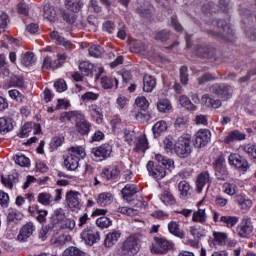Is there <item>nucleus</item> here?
<instances>
[{
	"mask_svg": "<svg viewBox=\"0 0 256 256\" xmlns=\"http://www.w3.org/2000/svg\"><path fill=\"white\" fill-rule=\"evenodd\" d=\"M69 155L64 159V166L67 171H75L79 167L80 159H85L87 153L83 146H71Z\"/></svg>",
	"mask_w": 256,
	"mask_h": 256,
	"instance_id": "obj_1",
	"label": "nucleus"
},
{
	"mask_svg": "<svg viewBox=\"0 0 256 256\" xmlns=\"http://www.w3.org/2000/svg\"><path fill=\"white\" fill-rule=\"evenodd\" d=\"M141 249V239L137 234H132L125 238L120 246L119 253L121 256H134Z\"/></svg>",
	"mask_w": 256,
	"mask_h": 256,
	"instance_id": "obj_2",
	"label": "nucleus"
},
{
	"mask_svg": "<svg viewBox=\"0 0 256 256\" xmlns=\"http://www.w3.org/2000/svg\"><path fill=\"white\" fill-rule=\"evenodd\" d=\"M212 25L215 26V29L214 31L210 30L209 33L218 35L224 41H231L233 39V30L225 20H214L212 21Z\"/></svg>",
	"mask_w": 256,
	"mask_h": 256,
	"instance_id": "obj_3",
	"label": "nucleus"
},
{
	"mask_svg": "<svg viewBox=\"0 0 256 256\" xmlns=\"http://www.w3.org/2000/svg\"><path fill=\"white\" fill-rule=\"evenodd\" d=\"M174 153L178 157H189L191 154V137L189 134H184L178 138V141L175 143Z\"/></svg>",
	"mask_w": 256,
	"mask_h": 256,
	"instance_id": "obj_4",
	"label": "nucleus"
},
{
	"mask_svg": "<svg viewBox=\"0 0 256 256\" xmlns=\"http://www.w3.org/2000/svg\"><path fill=\"white\" fill-rule=\"evenodd\" d=\"M213 167L218 181H227L229 179V170H227V165L225 164V156L216 158Z\"/></svg>",
	"mask_w": 256,
	"mask_h": 256,
	"instance_id": "obj_5",
	"label": "nucleus"
},
{
	"mask_svg": "<svg viewBox=\"0 0 256 256\" xmlns=\"http://www.w3.org/2000/svg\"><path fill=\"white\" fill-rule=\"evenodd\" d=\"M66 205L70 211H81L83 202L81 201V193L77 191H69L66 193Z\"/></svg>",
	"mask_w": 256,
	"mask_h": 256,
	"instance_id": "obj_6",
	"label": "nucleus"
},
{
	"mask_svg": "<svg viewBox=\"0 0 256 256\" xmlns=\"http://www.w3.org/2000/svg\"><path fill=\"white\" fill-rule=\"evenodd\" d=\"M80 237L86 245H95V243L101 239L99 232L93 226H87L84 228Z\"/></svg>",
	"mask_w": 256,
	"mask_h": 256,
	"instance_id": "obj_7",
	"label": "nucleus"
},
{
	"mask_svg": "<svg viewBox=\"0 0 256 256\" xmlns=\"http://www.w3.org/2000/svg\"><path fill=\"white\" fill-rule=\"evenodd\" d=\"M175 247V244L173 242L165 239V238H155V243L152 246L153 253H158L160 255H165L171 249Z\"/></svg>",
	"mask_w": 256,
	"mask_h": 256,
	"instance_id": "obj_8",
	"label": "nucleus"
},
{
	"mask_svg": "<svg viewBox=\"0 0 256 256\" xmlns=\"http://www.w3.org/2000/svg\"><path fill=\"white\" fill-rule=\"evenodd\" d=\"M211 93L219 96L223 101H228L233 95V88L226 84H214L210 87Z\"/></svg>",
	"mask_w": 256,
	"mask_h": 256,
	"instance_id": "obj_9",
	"label": "nucleus"
},
{
	"mask_svg": "<svg viewBox=\"0 0 256 256\" xmlns=\"http://www.w3.org/2000/svg\"><path fill=\"white\" fill-rule=\"evenodd\" d=\"M111 153H113V147L109 144H103L92 149V154L96 161H105V159H109Z\"/></svg>",
	"mask_w": 256,
	"mask_h": 256,
	"instance_id": "obj_10",
	"label": "nucleus"
},
{
	"mask_svg": "<svg viewBox=\"0 0 256 256\" xmlns=\"http://www.w3.org/2000/svg\"><path fill=\"white\" fill-rule=\"evenodd\" d=\"M229 165L238 169V171H247L249 169V162L241 155L234 153L230 154L228 157Z\"/></svg>",
	"mask_w": 256,
	"mask_h": 256,
	"instance_id": "obj_11",
	"label": "nucleus"
},
{
	"mask_svg": "<svg viewBox=\"0 0 256 256\" xmlns=\"http://www.w3.org/2000/svg\"><path fill=\"white\" fill-rule=\"evenodd\" d=\"M211 142V131L207 129H200L195 134L194 146L198 149L209 145Z\"/></svg>",
	"mask_w": 256,
	"mask_h": 256,
	"instance_id": "obj_12",
	"label": "nucleus"
},
{
	"mask_svg": "<svg viewBox=\"0 0 256 256\" xmlns=\"http://www.w3.org/2000/svg\"><path fill=\"white\" fill-rule=\"evenodd\" d=\"M100 175L104 181H114V179H117V177L121 175V170L119 169V166L111 164L104 167Z\"/></svg>",
	"mask_w": 256,
	"mask_h": 256,
	"instance_id": "obj_13",
	"label": "nucleus"
},
{
	"mask_svg": "<svg viewBox=\"0 0 256 256\" xmlns=\"http://www.w3.org/2000/svg\"><path fill=\"white\" fill-rule=\"evenodd\" d=\"M31 133H33V135H39V133H41V125L35 122L25 123L18 134V137L25 139L26 137H29Z\"/></svg>",
	"mask_w": 256,
	"mask_h": 256,
	"instance_id": "obj_14",
	"label": "nucleus"
},
{
	"mask_svg": "<svg viewBox=\"0 0 256 256\" xmlns=\"http://www.w3.org/2000/svg\"><path fill=\"white\" fill-rule=\"evenodd\" d=\"M35 230V223L31 221L26 222L19 231L17 241H20V243H25V241H27V239H29V237L35 233Z\"/></svg>",
	"mask_w": 256,
	"mask_h": 256,
	"instance_id": "obj_15",
	"label": "nucleus"
},
{
	"mask_svg": "<svg viewBox=\"0 0 256 256\" xmlns=\"http://www.w3.org/2000/svg\"><path fill=\"white\" fill-rule=\"evenodd\" d=\"M62 18L68 25H72V27H77L78 29H83L87 25L85 19L81 17L77 18L75 13L64 12Z\"/></svg>",
	"mask_w": 256,
	"mask_h": 256,
	"instance_id": "obj_16",
	"label": "nucleus"
},
{
	"mask_svg": "<svg viewBox=\"0 0 256 256\" xmlns=\"http://www.w3.org/2000/svg\"><path fill=\"white\" fill-rule=\"evenodd\" d=\"M146 167L149 175H151V177H153L154 179L161 180L167 175L165 167L161 165H155V162L153 161H149Z\"/></svg>",
	"mask_w": 256,
	"mask_h": 256,
	"instance_id": "obj_17",
	"label": "nucleus"
},
{
	"mask_svg": "<svg viewBox=\"0 0 256 256\" xmlns=\"http://www.w3.org/2000/svg\"><path fill=\"white\" fill-rule=\"evenodd\" d=\"M236 231L240 237H249V235L253 233V224H251V218H242L240 224L237 226Z\"/></svg>",
	"mask_w": 256,
	"mask_h": 256,
	"instance_id": "obj_18",
	"label": "nucleus"
},
{
	"mask_svg": "<svg viewBox=\"0 0 256 256\" xmlns=\"http://www.w3.org/2000/svg\"><path fill=\"white\" fill-rule=\"evenodd\" d=\"M75 121L78 133H80V135H89V131H91V123L85 119V115L79 112Z\"/></svg>",
	"mask_w": 256,
	"mask_h": 256,
	"instance_id": "obj_19",
	"label": "nucleus"
},
{
	"mask_svg": "<svg viewBox=\"0 0 256 256\" xmlns=\"http://www.w3.org/2000/svg\"><path fill=\"white\" fill-rule=\"evenodd\" d=\"M88 113L93 121H95V123H97L98 125H101V123H103V109H101V106L97 104L89 105Z\"/></svg>",
	"mask_w": 256,
	"mask_h": 256,
	"instance_id": "obj_20",
	"label": "nucleus"
},
{
	"mask_svg": "<svg viewBox=\"0 0 256 256\" xmlns=\"http://www.w3.org/2000/svg\"><path fill=\"white\" fill-rule=\"evenodd\" d=\"M50 38L56 43V45H62L63 47H65V49H75L73 43H71V41L69 40H65V38H63V36H60L59 32L57 31H52L50 33Z\"/></svg>",
	"mask_w": 256,
	"mask_h": 256,
	"instance_id": "obj_21",
	"label": "nucleus"
},
{
	"mask_svg": "<svg viewBox=\"0 0 256 256\" xmlns=\"http://www.w3.org/2000/svg\"><path fill=\"white\" fill-rule=\"evenodd\" d=\"M139 193V188L135 184H127L122 189V197L125 201H131L133 199L134 195H137Z\"/></svg>",
	"mask_w": 256,
	"mask_h": 256,
	"instance_id": "obj_22",
	"label": "nucleus"
},
{
	"mask_svg": "<svg viewBox=\"0 0 256 256\" xmlns=\"http://www.w3.org/2000/svg\"><path fill=\"white\" fill-rule=\"evenodd\" d=\"M157 87V79H155V76L151 75H144L143 77V91L145 93H151L153 89Z\"/></svg>",
	"mask_w": 256,
	"mask_h": 256,
	"instance_id": "obj_23",
	"label": "nucleus"
},
{
	"mask_svg": "<svg viewBox=\"0 0 256 256\" xmlns=\"http://www.w3.org/2000/svg\"><path fill=\"white\" fill-rule=\"evenodd\" d=\"M201 104L204 105V107H212V109H219L223 103L219 99H213L209 94H204L201 97Z\"/></svg>",
	"mask_w": 256,
	"mask_h": 256,
	"instance_id": "obj_24",
	"label": "nucleus"
},
{
	"mask_svg": "<svg viewBox=\"0 0 256 256\" xmlns=\"http://www.w3.org/2000/svg\"><path fill=\"white\" fill-rule=\"evenodd\" d=\"M207 183H211L209 172L205 171L200 173L196 181L198 193H201L203 191V188L207 185Z\"/></svg>",
	"mask_w": 256,
	"mask_h": 256,
	"instance_id": "obj_25",
	"label": "nucleus"
},
{
	"mask_svg": "<svg viewBox=\"0 0 256 256\" xmlns=\"http://www.w3.org/2000/svg\"><path fill=\"white\" fill-rule=\"evenodd\" d=\"M247 134L239 132V130H234L230 132L224 139V143L228 145L234 143V141H245Z\"/></svg>",
	"mask_w": 256,
	"mask_h": 256,
	"instance_id": "obj_26",
	"label": "nucleus"
},
{
	"mask_svg": "<svg viewBox=\"0 0 256 256\" xmlns=\"http://www.w3.org/2000/svg\"><path fill=\"white\" fill-rule=\"evenodd\" d=\"M168 231L171 235H174V237H178L179 239L185 238V231L179 227V222L171 221L168 223Z\"/></svg>",
	"mask_w": 256,
	"mask_h": 256,
	"instance_id": "obj_27",
	"label": "nucleus"
},
{
	"mask_svg": "<svg viewBox=\"0 0 256 256\" xmlns=\"http://www.w3.org/2000/svg\"><path fill=\"white\" fill-rule=\"evenodd\" d=\"M13 131V119L2 117L0 118V133L5 135Z\"/></svg>",
	"mask_w": 256,
	"mask_h": 256,
	"instance_id": "obj_28",
	"label": "nucleus"
},
{
	"mask_svg": "<svg viewBox=\"0 0 256 256\" xmlns=\"http://www.w3.org/2000/svg\"><path fill=\"white\" fill-rule=\"evenodd\" d=\"M192 221L193 223H200L201 225L207 223V212L205 208H199L197 211H194Z\"/></svg>",
	"mask_w": 256,
	"mask_h": 256,
	"instance_id": "obj_29",
	"label": "nucleus"
},
{
	"mask_svg": "<svg viewBox=\"0 0 256 256\" xmlns=\"http://www.w3.org/2000/svg\"><path fill=\"white\" fill-rule=\"evenodd\" d=\"M235 201L238 203L241 211H249L253 207V201L245 198L243 195H236Z\"/></svg>",
	"mask_w": 256,
	"mask_h": 256,
	"instance_id": "obj_30",
	"label": "nucleus"
},
{
	"mask_svg": "<svg viewBox=\"0 0 256 256\" xmlns=\"http://www.w3.org/2000/svg\"><path fill=\"white\" fill-rule=\"evenodd\" d=\"M119 239H121V232L112 231L106 235L104 245L105 247H113V245H115Z\"/></svg>",
	"mask_w": 256,
	"mask_h": 256,
	"instance_id": "obj_31",
	"label": "nucleus"
},
{
	"mask_svg": "<svg viewBox=\"0 0 256 256\" xmlns=\"http://www.w3.org/2000/svg\"><path fill=\"white\" fill-rule=\"evenodd\" d=\"M97 203L100 207H107L113 203V194L111 192H103L98 195Z\"/></svg>",
	"mask_w": 256,
	"mask_h": 256,
	"instance_id": "obj_32",
	"label": "nucleus"
},
{
	"mask_svg": "<svg viewBox=\"0 0 256 256\" xmlns=\"http://www.w3.org/2000/svg\"><path fill=\"white\" fill-rule=\"evenodd\" d=\"M56 16H57V12H55V8L50 4H45L43 8L44 19H47V21L53 22L55 21Z\"/></svg>",
	"mask_w": 256,
	"mask_h": 256,
	"instance_id": "obj_33",
	"label": "nucleus"
},
{
	"mask_svg": "<svg viewBox=\"0 0 256 256\" xmlns=\"http://www.w3.org/2000/svg\"><path fill=\"white\" fill-rule=\"evenodd\" d=\"M79 69L86 77H93L95 66L88 61H84L79 64Z\"/></svg>",
	"mask_w": 256,
	"mask_h": 256,
	"instance_id": "obj_34",
	"label": "nucleus"
},
{
	"mask_svg": "<svg viewBox=\"0 0 256 256\" xmlns=\"http://www.w3.org/2000/svg\"><path fill=\"white\" fill-rule=\"evenodd\" d=\"M23 219V213L19 212L17 209H9L7 214L8 223H17Z\"/></svg>",
	"mask_w": 256,
	"mask_h": 256,
	"instance_id": "obj_35",
	"label": "nucleus"
},
{
	"mask_svg": "<svg viewBox=\"0 0 256 256\" xmlns=\"http://www.w3.org/2000/svg\"><path fill=\"white\" fill-rule=\"evenodd\" d=\"M146 149H149V142L147 141V138L145 135L138 137L135 142V151H142L145 153Z\"/></svg>",
	"mask_w": 256,
	"mask_h": 256,
	"instance_id": "obj_36",
	"label": "nucleus"
},
{
	"mask_svg": "<svg viewBox=\"0 0 256 256\" xmlns=\"http://www.w3.org/2000/svg\"><path fill=\"white\" fill-rule=\"evenodd\" d=\"M83 7V3L77 0H66V8L72 13H79Z\"/></svg>",
	"mask_w": 256,
	"mask_h": 256,
	"instance_id": "obj_37",
	"label": "nucleus"
},
{
	"mask_svg": "<svg viewBox=\"0 0 256 256\" xmlns=\"http://www.w3.org/2000/svg\"><path fill=\"white\" fill-rule=\"evenodd\" d=\"M157 109L160 113H169L173 106H171V102L168 99H160L157 102Z\"/></svg>",
	"mask_w": 256,
	"mask_h": 256,
	"instance_id": "obj_38",
	"label": "nucleus"
},
{
	"mask_svg": "<svg viewBox=\"0 0 256 256\" xmlns=\"http://www.w3.org/2000/svg\"><path fill=\"white\" fill-rule=\"evenodd\" d=\"M220 223H224L228 229L235 227L239 223V217L237 216H222L220 218Z\"/></svg>",
	"mask_w": 256,
	"mask_h": 256,
	"instance_id": "obj_39",
	"label": "nucleus"
},
{
	"mask_svg": "<svg viewBox=\"0 0 256 256\" xmlns=\"http://www.w3.org/2000/svg\"><path fill=\"white\" fill-rule=\"evenodd\" d=\"M152 131L155 137H157V135H161V133H165V131H167V122L165 120L158 121L154 124Z\"/></svg>",
	"mask_w": 256,
	"mask_h": 256,
	"instance_id": "obj_40",
	"label": "nucleus"
},
{
	"mask_svg": "<svg viewBox=\"0 0 256 256\" xmlns=\"http://www.w3.org/2000/svg\"><path fill=\"white\" fill-rule=\"evenodd\" d=\"M20 61L24 67H29L35 63V54L33 52H26L21 55Z\"/></svg>",
	"mask_w": 256,
	"mask_h": 256,
	"instance_id": "obj_41",
	"label": "nucleus"
},
{
	"mask_svg": "<svg viewBox=\"0 0 256 256\" xmlns=\"http://www.w3.org/2000/svg\"><path fill=\"white\" fill-rule=\"evenodd\" d=\"M101 85L104 89H113V85H119V81L117 79L109 78L107 76H102L101 79Z\"/></svg>",
	"mask_w": 256,
	"mask_h": 256,
	"instance_id": "obj_42",
	"label": "nucleus"
},
{
	"mask_svg": "<svg viewBox=\"0 0 256 256\" xmlns=\"http://www.w3.org/2000/svg\"><path fill=\"white\" fill-rule=\"evenodd\" d=\"M179 103L182 107H185L188 111H196L197 106H195L193 103H191V100H189V97L186 95H182L179 98Z\"/></svg>",
	"mask_w": 256,
	"mask_h": 256,
	"instance_id": "obj_43",
	"label": "nucleus"
},
{
	"mask_svg": "<svg viewBox=\"0 0 256 256\" xmlns=\"http://www.w3.org/2000/svg\"><path fill=\"white\" fill-rule=\"evenodd\" d=\"M14 162L16 163V165H19L20 167H30L31 166V160H29V158L23 154H18L16 156H14Z\"/></svg>",
	"mask_w": 256,
	"mask_h": 256,
	"instance_id": "obj_44",
	"label": "nucleus"
},
{
	"mask_svg": "<svg viewBox=\"0 0 256 256\" xmlns=\"http://www.w3.org/2000/svg\"><path fill=\"white\" fill-rule=\"evenodd\" d=\"M62 256H85V252L75 246H70L64 250Z\"/></svg>",
	"mask_w": 256,
	"mask_h": 256,
	"instance_id": "obj_45",
	"label": "nucleus"
},
{
	"mask_svg": "<svg viewBox=\"0 0 256 256\" xmlns=\"http://www.w3.org/2000/svg\"><path fill=\"white\" fill-rule=\"evenodd\" d=\"M37 201H38V203H40V205H44L45 207H47V205H51V202L53 200L51 198V194H49L47 192H41L38 194Z\"/></svg>",
	"mask_w": 256,
	"mask_h": 256,
	"instance_id": "obj_46",
	"label": "nucleus"
},
{
	"mask_svg": "<svg viewBox=\"0 0 256 256\" xmlns=\"http://www.w3.org/2000/svg\"><path fill=\"white\" fill-rule=\"evenodd\" d=\"M155 159L157 162L161 163V165H163V167H165L166 169H171V167H173V160L168 159L167 157L161 154H156Z\"/></svg>",
	"mask_w": 256,
	"mask_h": 256,
	"instance_id": "obj_47",
	"label": "nucleus"
},
{
	"mask_svg": "<svg viewBox=\"0 0 256 256\" xmlns=\"http://www.w3.org/2000/svg\"><path fill=\"white\" fill-rule=\"evenodd\" d=\"M160 199L164 205H175V196L169 191H164Z\"/></svg>",
	"mask_w": 256,
	"mask_h": 256,
	"instance_id": "obj_48",
	"label": "nucleus"
},
{
	"mask_svg": "<svg viewBox=\"0 0 256 256\" xmlns=\"http://www.w3.org/2000/svg\"><path fill=\"white\" fill-rule=\"evenodd\" d=\"M79 113V111L62 112L60 115V121H62V123H65V121H71V119L76 120Z\"/></svg>",
	"mask_w": 256,
	"mask_h": 256,
	"instance_id": "obj_49",
	"label": "nucleus"
},
{
	"mask_svg": "<svg viewBox=\"0 0 256 256\" xmlns=\"http://www.w3.org/2000/svg\"><path fill=\"white\" fill-rule=\"evenodd\" d=\"M178 189L181 197H187V195H189V191H191V185H189L187 181L183 180L178 184Z\"/></svg>",
	"mask_w": 256,
	"mask_h": 256,
	"instance_id": "obj_50",
	"label": "nucleus"
},
{
	"mask_svg": "<svg viewBox=\"0 0 256 256\" xmlns=\"http://www.w3.org/2000/svg\"><path fill=\"white\" fill-rule=\"evenodd\" d=\"M135 104L143 111H147V109H149V101L147 98H145V96H138L135 99Z\"/></svg>",
	"mask_w": 256,
	"mask_h": 256,
	"instance_id": "obj_51",
	"label": "nucleus"
},
{
	"mask_svg": "<svg viewBox=\"0 0 256 256\" xmlns=\"http://www.w3.org/2000/svg\"><path fill=\"white\" fill-rule=\"evenodd\" d=\"M96 225L100 229H107L108 227H111V219L106 216H101L96 220Z\"/></svg>",
	"mask_w": 256,
	"mask_h": 256,
	"instance_id": "obj_52",
	"label": "nucleus"
},
{
	"mask_svg": "<svg viewBox=\"0 0 256 256\" xmlns=\"http://www.w3.org/2000/svg\"><path fill=\"white\" fill-rule=\"evenodd\" d=\"M88 52H89V55H91V57L99 58L103 55V48L99 45H92L88 49Z\"/></svg>",
	"mask_w": 256,
	"mask_h": 256,
	"instance_id": "obj_53",
	"label": "nucleus"
},
{
	"mask_svg": "<svg viewBox=\"0 0 256 256\" xmlns=\"http://www.w3.org/2000/svg\"><path fill=\"white\" fill-rule=\"evenodd\" d=\"M224 193L226 195L233 196L235 193H237V185L233 183L226 182L223 184Z\"/></svg>",
	"mask_w": 256,
	"mask_h": 256,
	"instance_id": "obj_54",
	"label": "nucleus"
},
{
	"mask_svg": "<svg viewBox=\"0 0 256 256\" xmlns=\"http://www.w3.org/2000/svg\"><path fill=\"white\" fill-rule=\"evenodd\" d=\"M212 51L209 47H199L197 49V55L198 57H202L203 59H207L209 57H211Z\"/></svg>",
	"mask_w": 256,
	"mask_h": 256,
	"instance_id": "obj_55",
	"label": "nucleus"
},
{
	"mask_svg": "<svg viewBox=\"0 0 256 256\" xmlns=\"http://www.w3.org/2000/svg\"><path fill=\"white\" fill-rule=\"evenodd\" d=\"M97 99H99V93L88 91L81 95L82 101H97Z\"/></svg>",
	"mask_w": 256,
	"mask_h": 256,
	"instance_id": "obj_56",
	"label": "nucleus"
},
{
	"mask_svg": "<svg viewBox=\"0 0 256 256\" xmlns=\"http://www.w3.org/2000/svg\"><path fill=\"white\" fill-rule=\"evenodd\" d=\"M164 149L166 153H175V143H173V139L169 137L164 139Z\"/></svg>",
	"mask_w": 256,
	"mask_h": 256,
	"instance_id": "obj_57",
	"label": "nucleus"
},
{
	"mask_svg": "<svg viewBox=\"0 0 256 256\" xmlns=\"http://www.w3.org/2000/svg\"><path fill=\"white\" fill-rule=\"evenodd\" d=\"M215 241L220 245H225L227 243V233L225 232H213Z\"/></svg>",
	"mask_w": 256,
	"mask_h": 256,
	"instance_id": "obj_58",
	"label": "nucleus"
},
{
	"mask_svg": "<svg viewBox=\"0 0 256 256\" xmlns=\"http://www.w3.org/2000/svg\"><path fill=\"white\" fill-rule=\"evenodd\" d=\"M54 219L56 221H58V223H62L64 222L67 217L65 216V211L62 208H58L54 211V215H53Z\"/></svg>",
	"mask_w": 256,
	"mask_h": 256,
	"instance_id": "obj_59",
	"label": "nucleus"
},
{
	"mask_svg": "<svg viewBox=\"0 0 256 256\" xmlns=\"http://www.w3.org/2000/svg\"><path fill=\"white\" fill-rule=\"evenodd\" d=\"M61 229H69L70 231H73L75 229V220L71 218H66L61 224Z\"/></svg>",
	"mask_w": 256,
	"mask_h": 256,
	"instance_id": "obj_60",
	"label": "nucleus"
},
{
	"mask_svg": "<svg viewBox=\"0 0 256 256\" xmlns=\"http://www.w3.org/2000/svg\"><path fill=\"white\" fill-rule=\"evenodd\" d=\"M54 88L56 89L57 93H63L67 91V82L63 79H59L54 83Z\"/></svg>",
	"mask_w": 256,
	"mask_h": 256,
	"instance_id": "obj_61",
	"label": "nucleus"
},
{
	"mask_svg": "<svg viewBox=\"0 0 256 256\" xmlns=\"http://www.w3.org/2000/svg\"><path fill=\"white\" fill-rule=\"evenodd\" d=\"M65 141V138L63 136H56L52 138L50 145L52 149H58V147H61L63 145V142Z\"/></svg>",
	"mask_w": 256,
	"mask_h": 256,
	"instance_id": "obj_62",
	"label": "nucleus"
},
{
	"mask_svg": "<svg viewBox=\"0 0 256 256\" xmlns=\"http://www.w3.org/2000/svg\"><path fill=\"white\" fill-rule=\"evenodd\" d=\"M156 41H162L165 43L169 39V31L167 30H161L155 35Z\"/></svg>",
	"mask_w": 256,
	"mask_h": 256,
	"instance_id": "obj_63",
	"label": "nucleus"
},
{
	"mask_svg": "<svg viewBox=\"0 0 256 256\" xmlns=\"http://www.w3.org/2000/svg\"><path fill=\"white\" fill-rule=\"evenodd\" d=\"M244 151L256 161V144L245 146Z\"/></svg>",
	"mask_w": 256,
	"mask_h": 256,
	"instance_id": "obj_64",
	"label": "nucleus"
}]
</instances>
